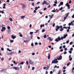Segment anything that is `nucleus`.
Returning <instances> with one entry per match:
<instances>
[{
    "label": "nucleus",
    "mask_w": 74,
    "mask_h": 74,
    "mask_svg": "<svg viewBox=\"0 0 74 74\" xmlns=\"http://www.w3.org/2000/svg\"><path fill=\"white\" fill-rule=\"evenodd\" d=\"M63 38H64V37L62 36L61 38H60V36H58L57 38H56L55 41H56V42H58L59 41H60V40H63Z\"/></svg>",
    "instance_id": "nucleus-1"
},
{
    "label": "nucleus",
    "mask_w": 74,
    "mask_h": 74,
    "mask_svg": "<svg viewBox=\"0 0 74 74\" xmlns=\"http://www.w3.org/2000/svg\"><path fill=\"white\" fill-rule=\"evenodd\" d=\"M14 69H14L15 70H19V68L18 67H16V66H14L13 67H12L11 68V69Z\"/></svg>",
    "instance_id": "nucleus-2"
},
{
    "label": "nucleus",
    "mask_w": 74,
    "mask_h": 74,
    "mask_svg": "<svg viewBox=\"0 0 74 74\" xmlns=\"http://www.w3.org/2000/svg\"><path fill=\"white\" fill-rule=\"evenodd\" d=\"M59 29H60V28H59V26L57 25L56 27V32L58 31V30Z\"/></svg>",
    "instance_id": "nucleus-3"
},
{
    "label": "nucleus",
    "mask_w": 74,
    "mask_h": 74,
    "mask_svg": "<svg viewBox=\"0 0 74 74\" xmlns=\"http://www.w3.org/2000/svg\"><path fill=\"white\" fill-rule=\"evenodd\" d=\"M22 4V5H23L22 6L23 9V10H25V8H26L27 7L26 5L23 4Z\"/></svg>",
    "instance_id": "nucleus-4"
},
{
    "label": "nucleus",
    "mask_w": 74,
    "mask_h": 74,
    "mask_svg": "<svg viewBox=\"0 0 74 74\" xmlns=\"http://www.w3.org/2000/svg\"><path fill=\"white\" fill-rule=\"evenodd\" d=\"M65 5L68 7V9H70V4H69V3H67Z\"/></svg>",
    "instance_id": "nucleus-5"
},
{
    "label": "nucleus",
    "mask_w": 74,
    "mask_h": 74,
    "mask_svg": "<svg viewBox=\"0 0 74 74\" xmlns=\"http://www.w3.org/2000/svg\"><path fill=\"white\" fill-rule=\"evenodd\" d=\"M29 63L30 64H33L34 63V62L32 61L31 60H30V59H29Z\"/></svg>",
    "instance_id": "nucleus-6"
},
{
    "label": "nucleus",
    "mask_w": 74,
    "mask_h": 74,
    "mask_svg": "<svg viewBox=\"0 0 74 74\" xmlns=\"http://www.w3.org/2000/svg\"><path fill=\"white\" fill-rule=\"evenodd\" d=\"M5 27H2V29H1V32H4L5 29Z\"/></svg>",
    "instance_id": "nucleus-7"
},
{
    "label": "nucleus",
    "mask_w": 74,
    "mask_h": 74,
    "mask_svg": "<svg viewBox=\"0 0 74 74\" xmlns=\"http://www.w3.org/2000/svg\"><path fill=\"white\" fill-rule=\"evenodd\" d=\"M62 59V56H59L58 58V60H61Z\"/></svg>",
    "instance_id": "nucleus-8"
},
{
    "label": "nucleus",
    "mask_w": 74,
    "mask_h": 74,
    "mask_svg": "<svg viewBox=\"0 0 74 74\" xmlns=\"http://www.w3.org/2000/svg\"><path fill=\"white\" fill-rule=\"evenodd\" d=\"M16 36H14L13 35H11V38L13 39H15V38H16Z\"/></svg>",
    "instance_id": "nucleus-9"
},
{
    "label": "nucleus",
    "mask_w": 74,
    "mask_h": 74,
    "mask_svg": "<svg viewBox=\"0 0 74 74\" xmlns=\"http://www.w3.org/2000/svg\"><path fill=\"white\" fill-rule=\"evenodd\" d=\"M69 13H68L66 14V16H65L64 17V19H66V18L67 16H68V15H69Z\"/></svg>",
    "instance_id": "nucleus-10"
},
{
    "label": "nucleus",
    "mask_w": 74,
    "mask_h": 74,
    "mask_svg": "<svg viewBox=\"0 0 74 74\" xmlns=\"http://www.w3.org/2000/svg\"><path fill=\"white\" fill-rule=\"evenodd\" d=\"M47 3V1H44L42 3V5H44V4H46Z\"/></svg>",
    "instance_id": "nucleus-11"
},
{
    "label": "nucleus",
    "mask_w": 74,
    "mask_h": 74,
    "mask_svg": "<svg viewBox=\"0 0 74 74\" xmlns=\"http://www.w3.org/2000/svg\"><path fill=\"white\" fill-rule=\"evenodd\" d=\"M53 15H54V14H52L51 15H49V16L50 17V19H52V17H53Z\"/></svg>",
    "instance_id": "nucleus-12"
},
{
    "label": "nucleus",
    "mask_w": 74,
    "mask_h": 74,
    "mask_svg": "<svg viewBox=\"0 0 74 74\" xmlns=\"http://www.w3.org/2000/svg\"><path fill=\"white\" fill-rule=\"evenodd\" d=\"M67 34H64V35L63 37L64 38H66V37H67Z\"/></svg>",
    "instance_id": "nucleus-13"
},
{
    "label": "nucleus",
    "mask_w": 74,
    "mask_h": 74,
    "mask_svg": "<svg viewBox=\"0 0 74 74\" xmlns=\"http://www.w3.org/2000/svg\"><path fill=\"white\" fill-rule=\"evenodd\" d=\"M24 64V62H21L20 63H19V64H18V65H20V66H21V64Z\"/></svg>",
    "instance_id": "nucleus-14"
},
{
    "label": "nucleus",
    "mask_w": 74,
    "mask_h": 74,
    "mask_svg": "<svg viewBox=\"0 0 74 74\" xmlns=\"http://www.w3.org/2000/svg\"><path fill=\"white\" fill-rule=\"evenodd\" d=\"M48 40H50V41H52V40H53V39H51V37H49L48 38Z\"/></svg>",
    "instance_id": "nucleus-15"
},
{
    "label": "nucleus",
    "mask_w": 74,
    "mask_h": 74,
    "mask_svg": "<svg viewBox=\"0 0 74 74\" xmlns=\"http://www.w3.org/2000/svg\"><path fill=\"white\" fill-rule=\"evenodd\" d=\"M64 30V29L63 28H61L60 29V32H62L63 30Z\"/></svg>",
    "instance_id": "nucleus-16"
},
{
    "label": "nucleus",
    "mask_w": 74,
    "mask_h": 74,
    "mask_svg": "<svg viewBox=\"0 0 74 74\" xmlns=\"http://www.w3.org/2000/svg\"><path fill=\"white\" fill-rule=\"evenodd\" d=\"M44 26H45V25L44 24H41L40 25V27L42 28V27H44Z\"/></svg>",
    "instance_id": "nucleus-17"
},
{
    "label": "nucleus",
    "mask_w": 74,
    "mask_h": 74,
    "mask_svg": "<svg viewBox=\"0 0 74 74\" xmlns=\"http://www.w3.org/2000/svg\"><path fill=\"white\" fill-rule=\"evenodd\" d=\"M48 59H50V54L49 53H48Z\"/></svg>",
    "instance_id": "nucleus-18"
},
{
    "label": "nucleus",
    "mask_w": 74,
    "mask_h": 74,
    "mask_svg": "<svg viewBox=\"0 0 74 74\" xmlns=\"http://www.w3.org/2000/svg\"><path fill=\"white\" fill-rule=\"evenodd\" d=\"M13 63H14V64L15 65H16L17 64V62H16L15 61H13Z\"/></svg>",
    "instance_id": "nucleus-19"
},
{
    "label": "nucleus",
    "mask_w": 74,
    "mask_h": 74,
    "mask_svg": "<svg viewBox=\"0 0 74 74\" xmlns=\"http://www.w3.org/2000/svg\"><path fill=\"white\" fill-rule=\"evenodd\" d=\"M70 64H71V63L70 62H69L66 65L67 66H69V65H70Z\"/></svg>",
    "instance_id": "nucleus-20"
},
{
    "label": "nucleus",
    "mask_w": 74,
    "mask_h": 74,
    "mask_svg": "<svg viewBox=\"0 0 74 74\" xmlns=\"http://www.w3.org/2000/svg\"><path fill=\"white\" fill-rule=\"evenodd\" d=\"M52 64L53 63H55V60H53L52 62H51Z\"/></svg>",
    "instance_id": "nucleus-21"
},
{
    "label": "nucleus",
    "mask_w": 74,
    "mask_h": 74,
    "mask_svg": "<svg viewBox=\"0 0 74 74\" xmlns=\"http://www.w3.org/2000/svg\"><path fill=\"white\" fill-rule=\"evenodd\" d=\"M8 34H10V32H11V30L10 29H9L8 31Z\"/></svg>",
    "instance_id": "nucleus-22"
},
{
    "label": "nucleus",
    "mask_w": 74,
    "mask_h": 74,
    "mask_svg": "<svg viewBox=\"0 0 74 74\" xmlns=\"http://www.w3.org/2000/svg\"><path fill=\"white\" fill-rule=\"evenodd\" d=\"M25 17V16H21V18L22 19H23V18H24Z\"/></svg>",
    "instance_id": "nucleus-23"
},
{
    "label": "nucleus",
    "mask_w": 74,
    "mask_h": 74,
    "mask_svg": "<svg viewBox=\"0 0 74 74\" xmlns=\"http://www.w3.org/2000/svg\"><path fill=\"white\" fill-rule=\"evenodd\" d=\"M44 38H47V35L45 34L44 35Z\"/></svg>",
    "instance_id": "nucleus-24"
},
{
    "label": "nucleus",
    "mask_w": 74,
    "mask_h": 74,
    "mask_svg": "<svg viewBox=\"0 0 74 74\" xmlns=\"http://www.w3.org/2000/svg\"><path fill=\"white\" fill-rule=\"evenodd\" d=\"M38 30H37L36 31V32H34V33H38Z\"/></svg>",
    "instance_id": "nucleus-25"
},
{
    "label": "nucleus",
    "mask_w": 74,
    "mask_h": 74,
    "mask_svg": "<svg viewBox=\"0 0 74 74\" xmlns=\"http://www.w3.org/2000/svg\"><path fill=\"white\" fill-rule=\"evenodd\" d=\"M7 50L8 51H9V52H11V50H10V49H9V48H7Z\"/></svg>",
    "instance_id": "nucleus-26"
},
{
    "label": "nucleus",
    "mask_w": 74,
    "mask_h": 74,
    "mask_svg": "<svg viewBox=\"0 0 74 74\" xmlns=\"http://www.w3.org/2000/svg\"><path fill=\"white\" fill-rule=\"evenodd\" d=\"M35 10L37 11L38 10V8L37 7H36L35 8Z\"/></svg>",
    "instance_id": "nucleus-27"
},
{
    "label": "nucleus",
    "mask_w": 74,
    "mask_h": 74,
    "mask_svg": "<svg viewBox=\"0 0 74 74\" xmlns=\"http://www.w3.org/2000/svg\"><path fill=\"white\" fill-rule=\"evenodd\" d=\"M60 4L61 5H63V2H61L60 3Z\"/></svg>",
    "instance_id": "nucleus-28"
},
{
    "label": "nucleus",
    "mask_w": 74,
    "mask_h": 74,
    "mask_svg": "<svg viewBox=\"0 0 74 74\" xmlns=\"http://www.w3.org/2000/svg\"><path fill=\"white\" fill-rule=\"evenodd\" d=\"M61 71V70H60L59 71H58V74H60V73H61V71Z\"/></svg>",
    "instance_id": "nucleus-29"
},
{
    "label": "nucleus",
    "mask_w": 74,
    "mask_h": 74,
    "mask_svg": "<svg viewBox=\"0 0 74 74\" xmlns=\"http://www.w3.org/2000/svg\"><path fill=\"white\" fill-rule=\"evenodd\" d=\"M10 27L9 26H8L7 27V29H8V30H10Z\"/></svg>",
    "instance_id": "nucleus-30"
},
{
    "label": "nucleus",
    "mask_w": 74,
    "mask_h": 74,
    "mask_svg": "<svg viewBox=\"0 0 74 74\" xmlns=\"http://www.w3.org/2000/svg\"><path fill=\"white\" fill-rule=\"evenodd\" d=\"M2 13V14H4V11H0V13Z\"/></svg>",
    "instance_id": "nucleus-31"
},
{
    "label": "nucleus",
    "mask_w": 74,
    "mask_h": 74,
    "mask_svg": "<svg viewBox=\"0 0 74 74\" xmlns=\"http://www.w3.org/2000/svg\"><path fill=\"white\" fill-rule=\"evenodd\" d=\"M72 59H73V58H69V60L71 61V60H72Z\"/></svg>",
    "instance_id": "nucleus-32"
},
{
    "label": "nucleus",
    "mask_w": 74,
    "mask_h": 74,
    "mask_svg": "<svg viewBox=\"0 0 74 74\" xmlns=\"http://www.w3.org/2000/svg\"><path fill=\"white\" fill-rule=\"evenodd\" d=\"M69 41H70V40H68V41H67L66 42V44H68V43H69Z\"/></svg>",
    "instance_id": "nucleus-33"
},
{
    "label": "nucleus",
    "mask_w": 74,
    "mask_h": 74,
    "mask_svg": "<svg viewBox=\"0 0 74 74\" xmlns=\"http://www.w3.org/2000/svg\"><path fill=\"white\" fill-rule=\"evenodd\" d=\"M32 37H33V35H31L30 36L31 39H33Z\"/></svg>",
    "instance_id": "nucleus-34"
},
{
    "label": "nucleus",
    "mask_w": 74,
    "mask_h": 74,
    "mask_svg": "<svg viewBox=\"0 0 74 74\" xmlns=\"http://www.w3.org/2000/svg\"><path fill=\"white\" fill-rule=\"evenodd\" d=\"M73 42H71L69 43V44L70 45H72V44H73Z\"/></svg>",
    "instance_id": "nucleus-35"
},
{
    "label": "nucleus",
    "mask_w": 74,
    "mask_h": 74,
    "mask_svg": "<svg viewBox=\"0 0 74 74\" xmlns=\"http://www.w3.org/2000/svg\"><path fill=\"white\" fill-rule=\"evenodd\" d=\"M59 27L60 28H63V26L62 25H60V26H59Z\"/></svg>",
    "instance_id": "nucleus-36"
},
{
    "label": "nucleus",
    "mask_w": 74,
    "mask_h": 74,
    "mask_svg": "<svg viewBox=\"0 0 74 74\" xmlns=\"http://www.w3.org/2000/svg\"><path fill=\"white\" fill-rule=\"evenodd\" d=\"M62 9H63V8L62 7L61 8H60L59 10L60 11H61V10H62Z\"/></svg>",
    "instance_id": "nucleus-37"
},
{
    "label": "nucleus",
    "mask_w": 74,
    "mask_h": 74,
    "mask_svg": "<svg viewBox=\"0 0 74 74\" xmlns=\"http://www.w3.org/2000/svg\"><path fill=\"white\" fill-rule=\"evenodd\" d=\"M26 63L27 65H28L29 64V62H28V61H26Z\"/></svg>",
    "instance_id": "nucleus-38"
},
{
    "label": "nucleus",
    "mask_w": 74,
    "mask_h": 74,
    "mask_svg": "<svg viewBox=\"0 0 74 74\" xmlns=\"http://www.w3.org/2000/svg\"><path fill=\"white\" fill-rule=\"evenodd\" d=\"M68 25H69V26H71V23H69L68 24Z\"/></svg>",
    "instance_id": "nucleus-39"
},
{
    "label": "nucleus",
    "mask_w": 74,
    "mask_h": 74,
    "mask_svg": "<svg viewBox=\"0 0 74 74\" xmlns=\"http://www.w3.org/2000/svg\"><path fill=\"white\" fill-rule=\"evenodd\" d=\"M14 42V40H10V42L11 43L13 42Z\"/></svg>",
    "instance_id": "nucleus-40"
},
{
    "label": "nucleus",
    "mask_w": 74,
    "mask_h": 74,
    "mask_svg": "<svg viewBox=\"0 0 74 74\" xmlns=\"http://www.w3.org/2000/svg\"><path fill=\"white\" fill-rule=\"evenodd\" d=\"M71 26H74V23H73L72 22H71Z\"/></svg>",
    "instance_id": "nucleus-41"
},
{
    "label": "nucleus",
    "mask_w": 74,
    "mask_h": 74,
    "mask_svg": "<svg viewBox=\"0 0 74 74\" xmlns=\"http://www.w3.org/2000/svg\"><path fill=\"white\" fill-rule=\"evenodd\" d=\"M4 58L2 57L1 58V60H2V61H3V60H4Z\"/></svg>",
    "instance_id": "nucleus-42"
},
{
    "label": "nucleus",
    "mask_w": 74,
    "mask_h": 74,
    "mask_svg": "<svg viewBox=\"0 0 74 74\" xmlns=\"http://www.w3.org/2000/svg\"><path fill=\"white\" fill-rule=\"evenodd\" d=\"M66 53H67V52H66V51H64V55H66Z\"/></svg>",
    "instance_id": "nucleus-43"
},
{
    "label": "nucleus",
    "mask_w": 74,
    "mask_h": 74,
    "mask_svg": "<svg viewBox=\"0 0 74 74\" xmlns=\"http://www.w3.org/2000/svg\"><path fill=\"white\" fill-rule=\"evenodd\" d=\"M45 29H43L42 31V32H45Z\"/></svg>",
    "instance_id": "nucleus-44"
},
{
    "label": "nucleus",
    "mask_w": 74,
    "mask_h": 74,
    "mask_svg": "<svg viewBox=\"0 0 74 74\" xmlns=\"http://www.w3.org/2000/svg\"><path fill=\"white\" fill-rule=\"evenodd\" d=\"M59 62L58 61H55V63H58Z\"/></svg>",
    "instance_id": "nucleus-45"
},
{
    "label": "nucleus",
    "mask_w": 74,
    "mask_h": 74,
    "mask_svg": "<svg viewBox=\"0 0 74 74\" xmlns=\"http://www.w3.org/2000/svg\"><path fill=\"white\" fill-rule=\"evenodd\" d=\"M34 45V44H33V43H31V46H32V47H33Z\"/></svg>",
    "instance_id": "nucleus-46"
},
{
    "label": "nucleus",
    "mask_w": 74,
    "mask_h": 74,
    "mask_svg": "<svg viewBox=\"0 0 74 74\" xmlns=\"http://www.w3.org/2000/svg\"><path fill=\"white\" fill-rule=\"evenodd\" d=\"M63 48H66V45H64L63 46Z\"/></svg>",
    "instance_id": "nucleus-47"
},
{
    "label": "nucleus",
    "mask_w": 74,
    "mask_h": 74,
    "mask_svg": "<svg viewBox=\"0 0 74 74\" xmlns=\"http://www.w3.org/2000/svg\"><path fill=\"white\" fill-rule=\"evenodd\" d=\"M9 20L10 21H11V22H12V21H13L12 20V19H9Z\"/></svg>",
    "instance_id": "nucleus-48"
},
{
    "label": "nucleus",
    "mask_w": 74,
    "mask_h": 74,
    "mask_svg": "<svg viewBox=\"0 0 74 74\" xmlns=\"http://www.w3.org/2000/svg\"><path fill=\"white\" fill-rule=\"evenodd\" d=\"M69 53H72V52L71 51V50L69 51Z\"/></svg>",
    "instance_id": "nucleus-49"
},
{
    "label": "nucleus",
    "mask_w": 74,
    "mask_h": 74,
    "mask_svg": "<svg viewBox=\"0 0 74 74\" xmlns=\"http://www.w3.org/2000/svg\"><path fill=\"white\" fill-rule=\"evenodd\" d=\"M35 45H38V43L37 42H36L35 43Z\"/></svg>",
    "instance_id": "nucleus-50"
},
{
    "label": "nucleus",
    "mask_w": 74,
    "mask_h": 74,
    "mask_svg": "<svg viewBox=\"0 0 74 74\" xmlns=\"http://www.w3.org/2000/svg\"><path fill=\"white\" fill-rule=\"evenodd\" d=\"M51 12H56V11L54 10H53L51 11Z\"/></svg>",
    "instance_id": "nucleus-51"
},
{
    "label": "nucleus",
    "mask_w": 74,
    "mask_h": 74,
    "mask_svg": "<svg viewBox=\"0 0 74 74\" xmlns=\"http://www.w3.org/2000/svg\"><path fill=\"white\" fill-rule=\"evenodd\" d=\"M55 23H54L53 25V27H55Z\"/></svg>",
    "instance_id": "nucleus-52"
},
{
    "label": "nucleus",
    "mask_w": 74,
    "mask_h": 74,
    "mask_svg": "<svg viewBox=\"0 0 74 74\" xmlns=\"http://www.w3.org/2000/svg\"><path fill=\"white\" fill-rule=\"evenodd\" d=\"M53 6H55V7H56V3H55L53 4Z\"/></svg>",
    "instance_id": "nucleus-53"
},
{
    "label": "nucleus",
    "mask_w": 74,
    "mask_h": 74,
    "mask_svg": "<svg viewBox=\"0 0 74 74\" xmlns=\"http://www.w3.org/2000/svg\"><path fill=\"white\" fill-rule=\"evenodd\" d=\"M47 67L45 66L43 67V69H44L45 70V69H46Z\"/></svg>",
    "instance_id": "nucleus-54"
},
{
    "label": "nucleus",
    "mask_w": 74,
    "mask_h": 74,
    "mask_svg": "<svg viewBox=\"0 0 74 74\" xmlns=\"http://www.w3.org/2000/svg\"><path fill=\"white\" fill-rule=\"evenodd\" d=\"M11 59H12V58H10L8 59V60H9V61H10V60H11Z\"/></svg>",
    "instance_id": "nucleus-55"
},
{
    "label": "nucleus",
    "mask_w": 74,
    "mask_h": 74,
    "mask_svg": "<svg viewBox=\"0 0 74 74\" xmlns=\"http://www.w3.org/2000/svg\"><path fill=\"white\" fill-rule=\"evenodd\" d=\"M50 74H52V73H53V72H52V71H51L50 72Z\"/></svg>",
    "instance_id": "nucleus-56"
},
{
    "label": "nucleus",
    "mask_w": 74,
    "mask_h": 74,
    "mask_svg": "<svg viewBox=\"0 0 74 74\" xmlns=\"http://www.w3.org/2000/svg\"><path fill=\"white\" fill-rule=\"evenodd\" d=\"M24 42H25V43H26V42H27V40H24Z\"/></svg>",
    "instance_id": "nucleus-57"
},
{
    "label": "nucleus",
    "mask_w": 74,
    "mask_h": 74,
    "mask_svg": "<svg viewBox=\"0 0 74 74\" xmlns=\"http://www.w3.org/2000/svg\"><path fill=\"white\" fill-rule=\"evenodd\" d=\"M47 10V8H44V9H43L44 11H45V10Z\"/></svg>",
    "instance_id": "nucleus-58"
},
{
    "label": "nucleus",
    "mask_w": 74,
    "mask_h": 74,
    "mask_svg": "<svg viewBox=\"0 0 74 74\" xmlns=\"http://www.w3.org/2000/svg\"><path fill=\"white\" fill-rule=\"evenodd\" d=\"M66 69V66H64L63 67V69Z\"/></svg>",
    "instance_id": "nucleus-59"
},
{
    "label": "nucleus",
    "mask_w": 74,
    "mask_h": 74,
    "mask_svg": "<svg viewBox=\"0 0 74 74\" xmlns=\"http://www.w3.org/2000/svg\"><path fill=\"white\" fill-rule=\"evenodd\" d=\"M35 55V53H32V55Z\"/></svg>",
    "instance_id": "nucleus-60"
},
{
    "label": "nucleus",
    "mask_w": 74,
    "mask_h": 74,
    "mask_svg": "<svg viewBox=\"0 0 74 74\" xmlns=\"http://www.w3.org/2000/svg\"><path fill=\"white\" fill-rule=\"evenodd\" d=\"M30 34H33V32H30Z\"/></svg>",
    "instance_id": "nucleus-61"
},
{
    "label": "nucleus",
    "mask_w": 74,
    "mask_h": 74,
    "mask_svg": "<svg viewBox=\"0 0 74 74\" xmlns=\"http://www.w3.org/2000/svg\"><path fill=\"white\" fill-rule=\"evenodd\" d=\"M71 51H73V48H71L70 49Z\"/></svg>",
    "instance_id": "nucleus-62"
},
{
    "label": "nucleus",
    "mask_w": 74,
    "mask_h": 74,
    "mask_svg": "<svg viewBox=\"0 0 74 74\" xmlns=\"http://www.w3.org/2000/svg\"><path fill=\"white\" fill-rule=\"evenodd\" d=\"M71 3V0L69 1V4H70V3Z\"/></svg>",
    "instance_id": "nucleus-63"
},
{
    "label": "nucleus",
    "mask_w": 74,
    "mask_h": 74,
    "mask_svg": "<svg viewBox=\"0 0 74 74\" xmlns=\"http://www.w3.org/2000/svg\"><path fill=\"white\" fill-rule=\"evenodd\" d=\"M1 51H4V48H1Z\"/></svg>",
    "instance_id": "nucleus-64"
}]
</instances>
